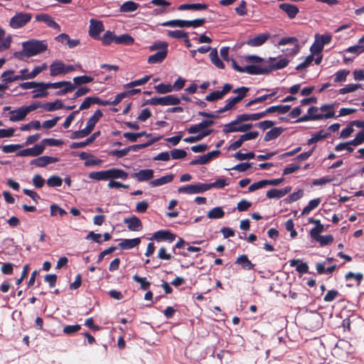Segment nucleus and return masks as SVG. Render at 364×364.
Listing matches in <instances>:
<instances>
[{
    "label": "nucleus",
    "mask_w": 364,
    "mask_h": 364,
    "mask_svg": "<svg viewBox=\"0 0 364 364\" xmlns=\"http://www.w3.org/2000/svg\"><path fill=\"white\" fill-rule=\"evenodd\" d=\"M250 88L247 87L242 86L233 90L232 92L237 95L235 97H230L225 101V105L223 107L220 108L216 111L219 114L235 109L237 104L240 102L244 98L246 97Z\"/></svg>",
    "instance_id": "nucleus-1"
},
{
    "label": "nucleus",
    "mask_w": 364,
    "mask_h": 364,
    "mask_svg": "<svg viewBox=\"0 0 364 364\" xmlns=\"http://www.w3.org/2000/svg\"><path fill=\"white\" fill-rule=\"evenodd\" d=\"M23 52L26 56L32 57L43 53L48 49V43L46 41L31 39L22 43Z\"/></svg>",
    "instance_id": "nucleus-2"
},
{
    "label": "nucleus",
    "mask_w": 364,
    "mask_h": 364,
    "mask_svg": "<svg viewBox=\"0 0 364 364\" xmlns=\"http://www.w3.org/2000/svg\"><path fill=\"white\" fill-rule=\"evenodd\" d=\"M65 87L63 89L56 92V95L62 96L67 93L72 92L75 90V86L73 85L70 81H60L56 82H47L46 87L48 89H58Z\"/></svg>",
    "instance_id": "nucleus-3"
},
{
    "label": "nucleus",
    "mask_w": 364,
    "mask_h": 364,
    "mask_svg": "<svg viewBox=\"0 0 364 364\" xmlns=\"http://www.w3.org/2000/svg\"><path fill=\"white\" fill-rule=\"evenodd\" d=\"M32 15L29 13H16L11 19L9 26L13 28H19L27 24L31 19Z\"/></svg>",
    "instance_id": "nucleus-4"
},
{
    "label": "nucleus",
    "mask_w": 364,
    "mask_h": 364,
    "mask_svg": "<svg viewBox=\"0 0 364 364\" xmlns=\"http://www.w3.org/2000/svg\"><path fill=\"white\" fill-rule=\"evenodd\" d=\"M232 84L226 83L223 85L221 90L212 92L205 96V100L208 102H215L222 100L232 89Z\"/></svg>",
    "instance_id": "nucleus-5"
},
{
    "label": "nucleus",
    "mask_w": 364,
    "mask_h": 364,
    "mask_svg": "<svg viewBox=\"0 0 364 364\" xmlns=\"http://www.w3.org/2000/svg\"><path fill=\"white\" fill-rule=\"evenodd\" d=\"M205 191H207L205 183H201L181 186L178 189V192L179 193H186L189 195L200 193Z\"/></svg>",
    "instance_id": "nucleus-6"
},
{
    "label": "nucleus",
    "mask_w": 364,
    "mask_h": 364,
    "mask_svg": "<svg viewBox=\"0 0 364 364\" xmlns=\"http://www.w3.org/2000/svg\"><path fill=\"white\" fill-rule=\"evenodd\" d=\"M45 150L44 144H36L31 148L20 150L16 153L17 156H38Z\"/></svg>",
    "instance_id": "nucleus-7"
},
{
    "label": "nucleus",
    "mask_w": 364,
    "mask_h": 364,
    "mask_svg": "<svg viewBox=\"0 0 364 364\" xmlns=\"http://www.w3.org/2000/svg\"><path fill=\"white\" fill-rule=\"evenodd\" d=\"M105 29L104 25L102 21L91 19L90 28H89V35L94 39H100V34Z\"/></svg>",
    "instance_id": "nucleus-8"
},
{
    "label": "nucleus",
    "mask_w": 364,
    "mask_h": 364,
    "mask_svg": "<svg viewBox=\"0 0 364 364\" xmlns=\"http://www.w3.org/2000/svg\"><path fill=\"white\" fill-rule=\"evenodd\" d=\"M276 58H269L265 63H267V70H269V73L273 70L283 69L289 64V60L287 58H281L277 63H274Z\"/></svg>",
    "instance_id": "nucleus-9"
},
{
    "label": "nucleus",
    "mask_w": 364,
    "mask_h": 364,
    "mask_svg": "<svg viewBox=\"0 0 364 364\" xmlns=\"http://www.w3.org/2000/svg\"><path fill=\"white\" fill-rule=\"evenodd\" d=\"M220 154V151L213 150L206 154L199 156L198 159H193L191 161V165H203L208 164L213 158L218 157Z\"/></svg>",
    "instance_id": "nucleus-10"
},
{
    "label": "nucleus",
    "mask_w": 364,
    "mask_h": 364,
    "mask_svg": "<svg viewBox=\"0 0 364 364\" xmlns=\"http://www.w3.org/2000/svg\"><path fill=\"white\" fill-rule=\"evenodd\" d=\"M59 161V159L53 156H43L31 161L30 164L37 167H45L48 164Z\"/></svg>",
    "instance_id": "nucleus-11"
},
{
    "label": "nucleus",
    "mask_w": 364,
    "mask_h": 364,
    "mask_svg": "<svg viewBox=\"0 0 364 364\" xmlns=\"http://www.w3.org/2000/svg\"><path fill=\"white\" fill-rule=\"evenodd\" d=\"M176 235L170 230H161L156 231L152 236L151 239L157 241H168L172 242L176 240Z\"/></svg>",
    "instance_id": "nucleus-12"
},
{
    "label": "nucleus",
    "mask_w": 364,
    "mask_h": 364,
    "mask_svg": "<svg viewBox=\"0 0 364 364\" xmlns=\"http://www.w3.org/2000/svg\"><path fill=\"white\" fill-rule=\"evenodd\" d=\"M14 71L12 70H8L6 71H4L1 74V78L4 82L7 85L9 82L17 81V80H24L29 79L28 77V75H14Z\"/></svg>",
    "instance_id": "nucleus-13"
},
{
    "label": "nucleus",
    "mask_w": 364,
    "mask_h": 364,
    "mask_svg": "<svg viewBox=\"0 0 364 364\" xmlns=\"http://www.w3.org/2000/svg\"><path fill=\"white\" fill-rule=\"evenodd\" d=\"M245 71L250 75H263L269 74V70H267V65H248L245 66Z\"/></svg>",
    "instance_id": "nucleus-14"
},
{
    "label": "nucleus",
    "mask_w": 364,
    "mask_h": 364,
    "mask_svg": "<svg viewBox=\"0 0 364 364\" xmlns=\"http://www.w3.org/2000/svg\"><path fill=\"white\" fill-rule=\"evenodd\" d=\"M124 223L127 224V228L131 231H139L143 228L141 221L135 215L124 218Z\"/></svg>",
    "instance_id": "nucleus-15"
},
{
    "label": "nucleus",
    "mask_w": 364,
    "mask_h": 364,
    "mask_svg": "<svg viewBox=\"0 0 364 364\" xmlns=\"http://www.w3.org/2000/svg\"><path fill=\"white\" fill-rule=\"evenodd\" d=\"M154 173L152 169H141L134 173L132 176L139 182L147 181L154 178Z\"/></svg>",
    "instance_id": "nucleus-16"
},
{
    "label": "nucleus",
    "mask_w": 364,
    "mask_h": 364,
    "mask_svg": "<svg viewBox=\"0 0 364 364\" xmlns=\"http://www.w3.org/2000/svg\"><path fill=\"white\" fill-rule=\"evenodd\" d=\"M318 111H319L318 107H315V106H311L309 108L307 112H308V114H309L310 116L316 117L317 118L316 119V120H321V119H330V118L335 117V112L334 111L327 112L325 114H320V113H318Z\"/></svg>",
    "instance_id": "nucleus-17"
},
{
    "label": "nucleus",
    "mask_w": 364,
    "mask_h": 364,
    "mask_svg": "<svg viewBox=\"0 0 364 364\" xmlns=\"http://www.w3.org/2000/svg\"><path fill=\"white\" fill-rule=\"evenodd\" d=\"M291 191V186H286L282 189L272 188L268 191L266 196L268 198H280L286 196Z\"/></svg>",
    "instance_id": "nucleus-18"
},
{
    "label": "nucleus",
    "mask_w": 364,
    "mask_h": 364,
    "mask_svg": "<svg viewBox=\"0 0 364 364\" xmlns=\"http://www.w3.org/2000/svg\"><path fill=\"white\" fill-rule=\"evenodd\" d=\"M65 75L64 63L56 60L50 65V75L52 77Z\"/></svg>",
    "instance_id": "nucleus-19"
},
{
    "label": "nucleus",
    "mask_w": 364,
    "mask_h": 364,
    "mask_svg": "<svg viewBox=\"0 0 364 364\" xmlns=\"http://www.w3.org/2000/svg\"><path fill=\"white\" fill-rule=\"evenodd\" d=\"M36 20L37 21L44 22L48 26L53 28L54 29L60 30V27L58 23H57L53 18L47 14H40L36 16Z\"/></svg>",
    "instance_id": "nucleus-20"
},
{
    "label": "nucleus",
    "mask_w": 364,
    "mask_h": 364,
    "mask_svg": "<svg viewBox=\"0 0 364 364\" xmlns=\"http://www.w3.org/2000/svg\"><path fill=\"white\" fill-rule=\"evenodd\" d=\"M279 9L284 11L291 19L294 18L299 12V8L294 4L284 3L279 6Z\"/></svg>",
    "instance_id": "nucleus-21"
},
{
    "label": "nucleus",
    "mask_w": 364,
    "mask_h": 364,
    "mask_svg": "<svg viewBox=\"0 0 364 364\" xmlns=\"http://www.w3.org/2000/svg\"><path fill=\"white\" fill-rule=\"evenodd\" d=\"M270 34L269 33H261L255 38L249 39L247 41V44L252 47H257L263 45L269 38Z\"/></svg>",
    "instance_id": "nucleus-22"
},
{
    "label": "nucleus",
    "mask_w": 364,
    "mask_h": 364,
    "mask_svg": "<svg viewBox=\"0 0 364 364\" xmlns=\"http://www.w3.org/2000/svg\"><path fill=\"white\" fill-rule=\"evenodd\" d=\"M214 123L215 122L213 120H208V119L203 120L201 122H200L199 124L191 125L188 129V132L189 134L198 133V132L205 129V128L213 125Z\"/></svg>",
    "instance_id": "nucleus-23"
},
{
    "label": "nucleus",
    "mask_w": 364,
    "mask_h": 364,
    "mask_svg": "<svg viewBox=\"0 0 364 364\" xmlns=\"http://www.w3.org/2000/svg\"><path fill=\"white\" fill-rule=\"evenodd\" d=\"M235 264L240 265L241 268L245 270H251L255 267L253 264L248 258L247 255H240L235 260Z\"/></svg>",
    "instance_id": "nucleus-24"
},
{
    "label": "nucleus",
    "mask_w": 364,
    "mask_h": 364,
    "mask_svg": "<svg viewBox=\"0 0 364 364\" xmlns=\"http://www.w3.org/2000/svg\"><path fill=\"white\" fill-rule=\"evenodd\" d=\"M103 116L100 109L95 112L93 115L87 120L85 129L90 134L94 129L95 124L99 122L100 119Z\"/></svg>",
    "instance_id": "nucleus-25"
},
{
    "label": "nucleus",
    "mask_w": 364,
    "mask_h": 364,
    "mask_svg": "<svg viewBox=\"0 0 364 364\" xmlns=\"http://www.w3.org/2000/svg\"><path fill=\"white\" fill-rule=\"evenodd\" d=\"M100 135V132L97 131L93 133L90 137L85 139V141L82 142H73L70 147L71 149H79L83 148L90 144H92L99 136Z\"/></svg>",
    "instance_id": "nucleus-26"
},
{
    "label": "nucleus",
    "mask_w": 364,
    "mask_h": 364,
    "mask_svg": "<svg viewBox=\"0 0 364 364\" xmlns=\"http://www.w3.org/2000/svg\"><path fill=\"white\" fill-rule=\"evenodd\" d=\"M208 5L206 4L196 3V4H181L178 9L180 11L192 10V11H203L206 10Z\"/></svg>",
    "instance_id": "nucleus-27"
},
{
    "label": "nucleus",
    "mask_w": 364,
    "mask_h": 364,
    "mask_svg": "<svg viewBox=\"0 0 364 364\" xmlns=\"http://www.w3.org/2000/svg\"><path fill=\"white\" fill-rule=\"evenodd\" d=\"M140 242L141 239L139 237H136L133 239H123L119 244V247L122 250H130L138 246L140 244Z\"/></svg>",
    "instance_id": "nucleus-28"
},
{
    "label": "nucleus",
    "mask_w": 364,
    "mask_h": 364,
    "mask_svg": "<svg viewBox=\"0 0 364 364\" xmlns=\"http://www.w3.org/2000/svg\"><path fill=\"white\" fill-rule=\"evenodd\" d=\"M168 51L159 50L156 53L149 56L147 62L149 64H156L161 63L167 56Z\"/></svg>",
    "instance_id": "nucleus-29"
},
{
    "label": "nucleus",
    "mask_w": 364,
    "mask_h": 364,
    "mask_svg": "<svg viewBox=\"0 0 364 364\" xmlns=\"http://www.w3.org/2000/svg\"><path fill=\"white\" fill-rule=\"evenodd\" d=\"M291 267H296V270L300 274H306L309 272V265L306 262H302L300 259L289 260Z\"/></svg>",
    "instance_id": "nucleus-30"
},
{
    "label": "nucleus",
    "mask_w": 364,
    "mask_h": 364,
    "mask_svg": "<svg viewBox=\"0 0 364 364\" xmlns=\"http://www.w3.org/2000/svg\"><path fill=\"white\" fill-rule=\"evenodd\" d=\"M161 105H177L181 102V99L176 95H170L164 97H160Z\"/></svg>",
    "instance_id": "nucleus-31"
},
{
    "label": "nucleus",
    "mask_w": 364,
    "mask_h": 364,
    "mask_svg": "<svg viewBox=\"0 0 364 364\" xmlns=\"http://www.w3.org/2000/svg\"><path fill=\"white\" fill-rule=\"evenodd\" d=\"M46 87V83L40 82H38V87L36 88L32 92L33 93V98H42L48 96V92H47L48 87Z\"/></svg>",
    "instance_id": "nucleus-32"
},
{
    "label": "nucleus",
    "mask_w": 364,
    "mask_h": 364,
    "mask_svg": "<svg viewBox=\"0 0 364 364\" xmlns=\"http://www.w3.org/2000/svg\"><path fill=\"white\" fill-rule=\"evenodd\" d=\"M134 43V38L128 33L116 36V44L123 46H132Z\"/></svg>",
    "instance_id": "nucleus-33"
},
{
    "label": "nucleus",
    "mask_w": 364,
    "mask_h": 364,
    "mask_svg": "<svg viewBox=\"0 0 364 364\" xmlns=\"http://www.w3.org/2000/svg\"><path fill=\"white\" fill-rule=\"evenodd\" d=\"M139 4L133 1H127L123 3L119 7V11L122 13L133 12L138 9Z\"/></svg>",
    "instance_id": "nucleus-34"
},
{
    "label": "nucleus",
    "mask_w": 364,
    "mask_h": 364,
    "mask_svg": "<svg viewBox=\"0 0 364 364\" xmlns=\"http://www.w3.org/2000/svg\"><path fill=\"white\" fill-rule=\"evenodd\" d=\"M11 113L12 114V115L10 116L9 119L11 122L21 121V120L24 119L27 115L23 107H21L15 110L11 111Z\"/></svg>",
    "instance_id": "nucleus-35"
},
{
    "label": "nucleus",
    "mask_w": 364,
    "mask_h": 364,
    "mask_svg": "<svg viewBox=\"0 0 364 364\" xmlns=\"http://www.w3.org/2000/svg\"><path fill=\"white\" fill-rule=\"evenodd\" d=\"M284 129L282 127H274L271 130L266 132L264 137V141H269L279 137L283 132Z\"/></svg>",
    "instance_id": "nucleus-36"
},
{
    "label": "nucleus",
    "mask_w": 364,
    "mask_h": 364,
    "mask_svg": "<svg viewBox=\"0 0 364 364\" xmlns=\"http://www.w3.org/2000/svg\"><path fill=\"white\" fill-rule=\"evenodd\" d=\"M173 180V175L169 174L159 178H156L150 182L149 185L152 187L161 186L164 184L171 183Z\"/></svg>",
    "instance_id": "nucleus-37"
},
{
    "label": "nucleus",
    "mask_w": 364,
    "mask_h": 364,
    "mask_svg": "<svg viewBox=\"0 0 364 364\" xmlns=\"http://www.w3.org/2000/svg\"><path fill=\"white\" fill-rule=\"evenodd\" d=\"M108 175L109 178H122L126 180L128 177V173L122 169L111 168L108 169Z\"/></svg>",
    "instance_id": "nucleus-38"
},
{
    "label": "nucleus",
    "mask_w": 364,
    "mask_h": 364,
    "mask_svg": "<svg viewBox=\"0 0 364 364\" xmlns=\"http://www.w3.org/2000/svg\"><path fill=\"white\" fill-rule=\"evenodd\" d=\"M240 123L236 119H235L234 120L224 125L223 132L225 134L240 132V130L237 129L240 128Z\"/></svg>",
    "instance_id": "nucleus-39"
},
{
    "label": "nucleus",
    "mask_w": 364,
    "mask_h": 364,
    "mask_svg": "<svg viewBox=\"0 0 364 364\" xmlns=\"http://www.w3.org/2000/svg\"><path fill=\"white\" fill-rule=\"evenodd\" d=\"M211 62L218 68L225 69V65L224 63L219 58L218 55V50L216 48H213L211 50L209 54Z\"/></svg>",
    "instance_id": "nucleus-40"
},
{
    "label": "nucleus",
    "mask_w": 364,
    "mask_h": 364,
    "mask_svg": "<svg viewBox=\"0 0 364 364\" xmlns=\"http://www.w3.org/2000/svg\"><path fill=\"white\" fill-rule=\"evenodd\" d=\"M290 109H291L290 105H275V106L269 107L267 109H266V113H267V114H270V113H273V112H278L279 114H286L287 112H288L290 110Z\"/></svg>",
    "instance_id": "nucleus-41"
},
{
    "label": "nucleus",
    "mask_w": 364,
    "mask_h": 364,
    "mask_svg": "<svg viewBox=\"0 0 364 364\" xmlns=\"http://www.w3.org/2000/svg\"><path fill=\"white\" fill-rule=\"evenodd\" d=\"M63 107V103L60 100H56L55 102H46L43 105V108L48 112H53Z\"/></svg>",
    "instance_id": "nucleus-42"
},
{
    "label": "nucleus",
    "mask_w": 364,
    "mask_h": 364,
    "mask_svg": "<svg viewBox=\"0 0 364 364\" xmlns=\"http://www.w3.org/2000/svg\"><path fill=\"white\" fill-rule=\"evenodd\" d=\"M161 26L185 28L188 27V22L187 20L176 19L164 22L163 23H161Z\"/></svg>",
    "instance_id": "nucleus-43"
},
{
    "label": "nucleus",
    "mask_w": 364,
    "mask_h": 364,
    "mask_svg": "<svg viewBox=\"0 0 364 364\" xmlns=\"http://www.w3.org/2000/svg\"><path fill=\"white\" fill-rule=\"evenodd\" d=\"M321 203V198H314L309 201V204L303 209L301 212L302 215H307L310 212L316 208Z\"/></svg>",
    "instance_id": "nucleus-44"
},
{
    "label": "nucleus",
    "mask_w": 364,
    "mask_h": 364,
    "mask_svg": "<svg viewBox=\"0 0 364 364\" xmlns=\"http://www.w3.org/2000/svg\"><path fill=\"white\" fill-rule=\"evenodd\" d=\"M116 36L114 31H107L101 38L102 45L109 46L113 42L116 43Z\"/></svg>",
    "instance_id": "nucleus-45"
},
{
    "label": "nucleus",
    "mask_w": 364,
    "mask_h": 364,
    "mask_svg": "<svg viewBox=\"0 0 364 364\" xmlns=\"http://www.w3.org/2000/svg\"><path fill=\"white\" fill-rule=\"evenodd\" d=\"M161 138V136L154 137L144 144H134V145L129 146H128L129 151H137L139 149L146 148V147L152 145L155 142L158 141Z\"/></svg>",
    "instance_id": "nucleus-46"
},
{
    "label": "nucleus",
    "mask_w": 364,
    "mask_h": 364,
    "mask_svg": "<svg viewBox=\"0 0 364 364\" xmlns=\"http://www.w3.org/2000/svg\"><path fill=\"white\" fill-rule=\"evenodd\" d=\"M225 212L221 207H215L210 210L207 213V217L210 219H220L223 218Z\"/></svg>",
    "instance_id": "nucleus-47"
},
{
    "label": "nucleus",
    "mask_w": 364,
    "mask_h": 364,
    "mask_svg": "<svg viewBox=\"0 0 364 364\" xmlns=\"http://www.w3.org/2000/svg\"><path fill=\"white\" fill-rule=\"evenodd\" d=\"M315 241L319 242L321 247L330 245L333 242V236L332 235H318L316 237V238H313Z\"/></svg>",
    "instance_id": "nucleus-48"
},
{
    "label": "nucleus",
    "mask_w": 364,
    "mask_h": 364,
    "mask_svg": "<svg viewBox=\"0 0 364 364\" xmlns=\"http://www.w3.org/2000/svg\"><path fill=\"white\" fill-rule=\"evenodd\" d=\"M89 178L97 181H106L109 179L108 170L93 171L90 173Z\"/></svg>",
    "instance_id": "nucleus-49"
},
{
    "label": "nucleus",
    "mask_w": 364,
    "mask_h": 364,
    "mask_svg": "<svg viewBox=\"0 0 364 364\" xmlns=\"http://www.w3.org/2000/svg\"><path fill=\"white\" fill-rule=\"evenodd\" d=\"M298 43V40L295 37H286V38H282L279 42V46H284V45H287V44H289V43H292V44H294V53H296L299 50V45L297 44Z\"/></svg>",
    "instance_id": "nucleus-50"
},
{
    "label": "nucleus",
    "mask_w": 364,
    "mask_h": 364,
    "mask_svg": "<svg viewBox=\"0 0 364 364\" xmlns=\"http://www.w3.org/2000/svg\"><path fill=\"white\" fill-rule=\"evenodd\" d=\"M151 77V75H145L141 79H138L134 81H132L124 85V88H132L136 86H139L146 84Z\"/></svg>",
    "instance_id": "nucleus-51"
},
{
    "label": "nucleus",
    "mask_w": 364,
    "mask_h": 364,
    "mask_svg": "<svg viewBox=\"0 0 364 364\" xmlns=\"http://www.w3.org/2000/svg\"><path fill=\"white\" fill-rule=\"evenodd\" d=\"M94 80V78L90 76L87 75H81V76H77L73 78V85L80 86L84 84H87L90 82H92Z\"/></svg>",
    "instance_id": "nucleus-52"
},
{
    "label": "nucleus",
    "mask_w": 364,
    "mask_h": 364,
    "mask_svg": "<svg viewBox=\"0 0 364 364\" xmlns=\"http://www.w3.org/2000/svg\"><path fill=\"white\" fill-rule=\"evenodd\" d=\"M132 279L134 282L140 284V287L142 290H147L151 286V283L146 279V277H141L137 274H135L132 277Z\"/></svg>",
    "instance_id": "nucleus-53"
},
{
    "label": "nucleus",
    "mask_w": 364,
    "mask_h": 364,
    "mask_svg": "<svg viewBox=\"0 0 364 364\" xmlns=\"http://www.w3.org/2000/svg\"><path fill=\"white\" fill-rule=\"evenodd\" d=\"M228 183L225 178H218L215 182L211 183H205L206 190L208 191L213 188H223L228 186Z\"/></svg>",
    "instance_id": "nucleus-54"
},
{
    "label": "nucleus",
    "mask_w": 364,
    "mask_h": 364,
    "mask_svg": "<svg viewBox=\"0 0 364 364\" xmlns=\"http://www.w3.org/2000/svg\"><path fill=\"white\" fill-rule=\"evenodd\" d=\"M323 46L319 42L318 39L315 38L314 42L310 47L311 54L314 56L321 54L323 51Z\"/></svg>",
    "instance_id": "nucleus-55"
},
{
    "label": "nucleus",
    "mask_w": 364,
    "mask_h": 364,
    "mask_svg": "<svg viewBox=\"0 0 364 364\" xmlns=\"http://www.w3.org/2000/svg\"><path fill=\"white\" fill-rule=\"evenodd\" d=\"M276 95V92H272L271 94H267V95H264L262 96H259V97H257L252 100H250L246 105H245V107H251L252 105H255V104H257V103H259V102H262L265 100H267V99H269V97H272V96H274Z\"/></svg>",
    "instance_id": "nucleus-56"
},
{
    "label": "nucleus",
    "mask_w": 364,
    "mask_h": 364,
    "mask_svg": "<svg viewBox=\"0 0 364 364\" xmlns=\"http://www.w3.org/2000/svg\"><path fill=\"white\" fill-rule=\"evenodd\" d=\"M155 90L159 94H166L173 91V87L170 84L161 83L155 86Z\"/></svg>",
    "instance_id": "nucleus-57"
},
{
    "label": "nucleus",
    "mask_w": 364,
    "mask_h": 364,
    "mask_svg": "<svg viewBox=\"0 0 364 364\" xmlns=\"http://www.w3.org/2000/svg\"><path fill=\"white\" fill-rule=\"evenodd\" d=\"M168 43L165 41H156L151 46H149L151 51L154 50H165L168 51Z\"/></svg>",
    "instance_id": "nucleus-58"
},
{
    "label": "nucleus",
    "mask_w": 364,
    "mask_h": 364,
    "mask_svg": "<svg viewBox=\"0 0 364 364\" xmlns=\"http://www.w3.org/2000/svg\"><path fill=\"white\" fill-rule=\"evenodd\" d=\"M350 71L347 70H341L335 73L333 81L335 82H341L346 80L347 76L349 75Z\"/></svg>",
    "instance_id": "nucleus-59"
},
{
    "label": "nucleus",
    "mask_w": 364,
    "mask_h": 364,
    "mask_svg": "<svg viewBox=\"0 0 364 364\" xmlns=\"http://www.w3.org/2000/svg\"><path fill=\"white\" fill-rule=\"evenodd\" d=\"M80 329L81 326L79 324L68 325L63 328V332L66 335L72 336L79 331Z\"/></svg>",
    "instance_id": "nucleus-60"
},
{
    "label": "nucleus",
    "mask_w": 364,
    "mask_h": 364,
    "mask_svg": "<svg viewBox=\"0 0 364 364\" xmlns=\"http://www.w3.org/2000/svg\"><path fill=\"white\" fill-rule=\"evenodd\" d=\"M63 180L58 176H51L47 180V185L50 187H60L62 185Z\"/></svg>",
    "instance_id": "nucleus-61"
},
{
    "label": "nucleus",
    "mask_w": 364,
    "mask_h": 364,
    "mask_svg": "<svg viewBox=\"0 0 364 364\" xmlns=\"http://www.w3.org/2000/svg\"><path fill=\"white\" fill-rule=\"evenodd\" d=\"M48 68L47 64L46 63H43L41 65L36 66L34 69L28 74V77L29 79H33L36 77L39 73L46 70Z\"/></svg>",
    "instance_id": "nucleus-62"
},
{
    "label": "nucleus",
    "mask_w": 364,
    "mask_h": 364,
    "mask_svg": "<svg viewBox=\"0 0 364 364\" xmlns=\"http://www.w3.org/2000/svg\"><path fill=\"white\" fill-rule=\"evenodd\" d=\"M187 32L181 30L168 31L167 35L170 38L176 39H183L184 37H187Z\"/></svg>",
    "instance_id": "nucleus-63"
},
{
    "label": "nucleus",
    "mask_w": 364,
    "mask_h": 364,
    "mask_svg": "<svg viewBox=\"0 0 364 364\" xmlns=\"http://www.w3.org/2000/svg\"><path fill=\"white\" fill-rule=\"evenodd\" d=\"M23 147V145L18 144H9V145H4V146H1L2 151L6 154L13 153Z\"/></svg>",
    "instance_id": "nucleus-64"
}]
</instances>
